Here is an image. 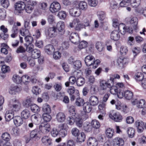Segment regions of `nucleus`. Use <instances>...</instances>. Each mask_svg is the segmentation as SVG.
Here are the masks:
<instances>
[{
  "label": "nucleus",
  "instance_id": "1",
  "mask_svg": "<svg viewBox=\"0 0 146 146\" xmlns=\"http://www.w3.org/2000/svg\"><path fill=\"white\" fill-rule=\"evenodd\" d=\"M80 19L78 18L74 19L71 22H70L68 27L70 28H74L77 31H80L83 28V24L80 23Z\"/></svg>",
  "mask_w": 146,
  "mask_h": 146
},
{
  "label": "nucleus",
  "instance_id": "2",
  "mask_svg": "<svg viewBox=\"0 0 146 146\" xmlns=\"http://www.w3.org/2000/svg\"><path fill=\"white\" fill-rule=\"evenodd\" d=\"M8 105L11 109V110L13 113L14 111H18L21 107L20 103L15 98L11 100L9 102Z\"/></svg>",
  "mask_w": 146,
  "mask_h": 146
},
{
  "label": "nucleus",
  "instance_id": "3",
  "mask_svg": "<svg viewBox=\"0 0 146 146\" xmlns=\"http://www.w3.org/2000/svg\"><path fill=\"white\" fill-rule=\"evenodd\" d=\"M25 3L23 1H19L16 3L15 5L14 13L16 15H19L25 9Z\"/></svg>",
  "mask_w": 146,
  "mask_h": 146
},
{
  "label": "nucleus",
  "instance_id": "4",
  "mask_svg": "<svg viewBox=\"0 0 146 146\" xmlns=\"http://www.w3.org/2000/svg\"><path fill=\"white\" fill-rule=\"evenodd\" d=\"M118 30L122 35H124L127 32L131 34L133 33V30L132 28L127 27L123 24H120L118 28Z\"/></svg>",
  "mask_w": 146,
  "mask_h": 146
},
{
  "label": "nucleus",
  "instance_id": "5",
  "mask_svg": "<svg viewBox=\"0 0 146 146\" xmlns=\"http://www.w3.org/2000/svg\"><path fill=\"white\" fill-rule=\"evenodd\" d=\"M109 117L116 122H119L122 121V115L119 113H111L109 114Z\"/></svg>",
  "mask_w": 146,
  "mask_h": 146
},
{
  "label": "nucleus",
  "instance_id": "6",
  "mask_svg": "<svg viewBox=\"0 0 146 146\" xmlns=\"http://www.w3.org/2000/svg\"><path fill=\"white\" fill-rule=\"evenodd\" d=\"M60 4L57 2H53L51 4L50 8V11L52 13H55L60 9Z\"/></svg>",
  "mask_w": 146,
  "mask_h": 146
},
{
  "label": "nucleus",
  "instance_id": "7",
  "mask_svg": "<svg viewBox=\"0 0 146 146\" xmlns=\"http://www.w3.org/2000/svg\"><path fill=\"white\" fill-rule=\"evenodd\" d=\"M46 34L47 37H55L57 34L55 27L49 28L46 32Z\"/></svg>",
  "mask_w": 146,
  "mask_h": 146
},
{
  "label": "nucleus",
  "instance_id": "8",
  "mask_svg": "<svg viewBox=\"0 0 146 146\" xmlns=\"http://www.w3.org/2000/svg\"><path fill=\"white\" fill-rule=\"evenodd\" d=\"M100 86L101 88L103 90H106L107 88H110L113 85L110 79L106 81L104 80H101L100 81Z\"/></svg>",
  "mask_w": 146,
  "mask_h": 146
},
{
  "label": "nucleus",
  "instance_id": "9",
  "mask_svg": "<svg viewBox=\"0 0 146 146\" xmlns=\"http://www.w3.org/2000/svg\"><path fill=\"white\" fill-rule=\"evenodd\" d=\"M69 13L72 16L78 17L81 14V11L79 9L78 6L74 7L70 10Z\"/></svg>",
  "mask_w": 146,
  "mask_h": 146
},
{
  "label": "nucleus",
  "instance_id": "10",
  "mask_svg": "<svg viewBox=\"0 0 146 146\" xmlns=\"http://www.w3.org/2000/svg\"><path fill=\"white\" fill-rule=\"evenodd\" d=\"M88 102L92 106H97L99 103L98 98L96 96L92 95L89 97Z\"/></svg>",
  "mask_w": 146,
  "mask_h": 146
},
{
  "label": "nucleus",
  "instance_id": "11",
  "mask_svg": "<svg viewBox=\"0 0 146 146\" xmlns=\"http://www.w3.org/2000/svg\"><path fill=\"white\" fill-rule=\"evenodd\" d=\"M30 137L31 138L35 141L39 139L40 136L39 131L37 129L32 131L30 133Z\"/></svg>",
  "mask_w": 146,
  "mask_h": 146
},
{
  "label": "nucleus",
  "instance_id": "12",
  "mask_svg": "<svg viewBox=\"0 0 146 146\" xmlns=\"http://www.w3.org/2000/svg\"><path fill=\"white\" fill-rule=\"evenodd\" d=\"M39 129L40 131L43 133L48 132L50 130V125L48 123H42L39 126Z\"/></svg>",
  "mask_w": 146,
  "mask_h": 146
},
{
  "label": "nucleus",
  "instance_id": "13",
  "mask_svg": "<svg viewBox=\"0 0 146 146\" xmlns=\"http://www.w3.org/2000/svg\"><path fill=\"white\" fill-rule=\"evenodd\" d=\"M21 90V88L17 86H12L9 89V92L11 95L15 94L19 92Z\"/></svg>",
  "mask_w": 146,
  "mask_h": 146
},
{
  "label": "nucleus",
  "instance_id": "14",
  "mask_svg": "<svg viewBox=\"0 0 146 146\" xmlns=\"http://www.w3.org/2000/svg\"><path fill=\"white\" fill-rule=\"evenodd\" d=\"M124 143L123 140L121 138L116 137L113 140V146H123Z\"/></svg>",
  "mask_w": 146,
  "mask_h": 146
},
{
  "label": "nucleus",
  "instance_id": "15",
  "mask_svg": "<svg viewBox=\"0 0 146 146\" xmlns=\"http://www.w3.org/2000/svg\"><path fill=\"white\" fill-rule=\"evenodd\" d=\"M69 38L71 42L74 44H76L80 40V38L78 34L75 33H72Z\"/></svg>",
  "mask_w": 146,
  "mask_h": 146
},
{
  "label": "nucleus",
  "instance_id": "16",
  "mask_svg": "<svg viewBox=\"0 0 146 146\" xmlns=\"http://www.w3.org/2000/svg\"><path fill=\"white\" fill-rule=\"evenodd\" d=\"M135 125L137 127V131L139 133H141L143 132L144 125L143 122L141 121L137 120L135 122Z\"/></svg>",
  "mask_w": 146,
  "mask_h": 146
},
{
  "label": "nucleus",
  "instance_id": "17",
  "mask_svg": "<svg viewBox=\"0 0 146 146\" xmlns=\"http://www.w3.org/2000/svg\"><path fill=\"white\" fill-rule=\"evenodd\" d=\"M76 77L77 78L76 81V83L77 85L79 86H83L85 82V80L84 78L82 77H78V75L80 74V73L78 72H77Z\"/></svg>",
  "mask_w": 146,
  "mask_h": 146
},
{
  "label": "nucleus",
  "instance_id": "18",
  "mask_svg": "<svg viewBox=\"0 0 146 146\" xmlns=\"http://www.w3.org/2000/svg\"><path fill=\"white\" fill-rule=\"evenodd\" d=\"M95 60L94 57L91 55L86 56L85 59V62L86 65L90 66L92 65L93 61Z\"/></svg>",
  "mask_w": 146,
  "mask_h": 146
},
{
  "label": "nucleus",
  "instance_id": "19",
  "mask_svg": "<svg viewBox=\"0 0 146 146\" xmlns=\"http://www.w3.org/2000/svg\"><path fill=\"white\" fill-rule=\"evenodd\" d=\"M56 118L58 122L62 123L64 122L66 119V115L64 113L59 112L56 114Z\"/></svg>",
  "mask_w": 146,
  "mask_h": 146
},
{
  "label": "nucleus",
  "instance_id": "20",
  "mask_svg": "<svg viewBox=\"0 0 146 146\" xmlns=\"http://www.w3.org/2000/svg\"><path fill=\"white\" fill-rule=\"evenodd\" d=\"M42 143L47 146H50L52 144V139L48 136H45L42 138Z\"/></svg>",
  "mask_w": 146,
  "mask_h": 146
},
{
  "label": "nucleus",
  "instance_id": "21",
  "mask_svg": "<svg viewBox=\"0 0 146 146\" xmlns=\"http://www.w3.org/2000/svg\"><path fill=\"white\" fill-rule=\"evenodd\" d=\"M55 27L56 29L59 32H62L61 35L64 33V22L62 21L58 22Z\"/></svg>",
  "mask_w": 146,
  "mask_h": 146
},
{
  "label": "nucleus",
  "instance_id": "22",
  "mask_svg": "<svg viewBox=\"0 0 146 146\" xmlns=\"http://www.w3.org/2000/svg\"><path fill=\"white\" fill-rule=\"evenodd\" d=\"M13 122L15 125L17 126H19L23 123L22 118L20 116H16L13 118Z\"/></svg>",
  "mask_w": 146,
  "mask_h": 146
},
{
  "label": "nucleus",
  "instance_id": "23",
  "mask_svg": "<svg viewBox=\"0 0 146 146\" xmlns=\"http://www.w3.org/2000/svg\"><path fill=\"white\" fill-rule=\"evenodd\" d=\"M110 37L111 39L114 40H117L120 37L119 32L117 30L113 31L111 34Z\"/></svg>",
  "mask_w": 146,
  "mask_h": 146
},
{
  "label": "nucleus",
  "instance_id": "24",
  "mask_svg": "<svg viewBox=\"0 0 146 146\" xmlns=\"http://www.w3.org/2000/svg\"><path fill=\"white\" fill-rule=\"evenodd\" d=\"M14 113L11 110L6 111L5 115L6 120L7 121H9L12 119H13L14 117Z\"/></svg>",
  "mask_w": 146,
  "mask_h": 146
},
{
  "label": "nucleus",
  "instance_id": "25",
  "mask_svg": "<svg viewBox=\"0 0 146 146\" xmlns=\"http://www.w3.org/2000/svg\"><path fill=\"white\" fill-rule=\"evenodd\" d=\"M92 106L87 102L84 103L83 105V110L86 113H89L92 109Z\"/></svg>",
  "mask_w": 146,
  "mask_h": 146
},
{
  "label": "nucleus",
  "instance_id": "26",
  "mask_svg": "<svg viewBox=\"0 0 146 146\" xmlns=\"http://www.w3.org/2000/svg\"><path fill=\"white\" fill-rule=\"evenodd\" d=\"M87 144L89 146H97L98 145V141L95 138L91 137L88 139Z\"/></svg>",
  "mask_w": 146,
  "mask_h": 146
},
{
  "label": "nucleus",
  "instance_id": "27",
  "mask_svg": "<svg viewBox=\"0 0 146 146\" xmlns=\"http://www.w3.org/2000/svg\"><path fill=\"white\" fill-rule=\"evenodd\" d=\"M137 19L136 17H133L129 21L130 24L132 25L133 29L135 30L137 29Z\"/></svg>",
  "mask_w": 146,
  "mask_h": 146
},
{
  "label": "nucleus",
  "instance_id": "28",
  "mask_svg": "<svg viewBox=\"0 0 146 146\" xmlns=\"http://www.w3.org/2000/svg\"><path fill=\"white\" fill-rule=\"evenodd\" d=\"M132 103L133 105H135L136 104L138 105V107L139 108H143L145 106V101L144 100H141L138 102L136 99L135 100L132 101Z\"/></svg>",
  "mask_w": 146,
  "mask_h": 146
},
{
  "label": "nucleus",
  "instance_id": "29",
  "mask_svg": "<svg viewBox=\"0 0 146 146\" xmlns=\"http://www.w3.org/2000/svg\"><path fill=\"white\" fill-rule=\"evenodd\" d=\"M40 50L36 49H34L31 52L32 57L34 59L37 58L40 56Z\"/></svg>",
  "mask_w": 146,
  "mask_h": 146
},
{
  "label": "nucleus",
  "instance_id": "30",
  "mask_svg": "<svg viewBox=\"0 0 146 146\" xmlns=\"http://www.w3.org/2000/svg\"><path fill=\"white\" fill-rule=\"evenodd\" d=\"M45 50L48 54H50L54 51V49L52 45L49 44L45 47Z\"/></svg>",
  "mask_w": 146,
  "mask_h": 146
},
{
  "label": "nucleus",
  "instance_id": "31",
  "mask_svg": "<svg viewBox=\"0 0 146 146\" xmlns=\"http://www.w3.org/2000/svg\"><path fill=\"white\" fill-rule=\"evenodd\" d=\"M133 96V92L129 90H127L124 92V97L127 100L131 99Z\"/></svg>",
  "mask_w": 146,
  "mask_h": 146
},
{
  "label": "nucleus",
  "instance_id": "32",
  "mask_svg": "<svg viewBox=\"0 0 146 146\" xmlns=\"http://www.w3.org/2000/svg\"><path fill=\"white\" fill-rule=\"evenodd\" d=\"M127 62L126 58L121 57L118 59L117 62L120 66L123 67V65L125 64Z\"/></svg>",
  "mask_w": 146,
  "mask_h": 146
},
{
  "label": "nucleus",
  "instance_id": "33",
  "mask_svg": "<svg viewBox=\"0 0 146 146\" xmlns=\"http://www.w3.org/2000/svg\"><path fill=\"white\" fill-rule=\"evenodd\" d=\"M42 111L44 113H50L51 110L50 106L47 104H44L42 106Z\"/></svg>",
  "mask_w": 146,
  "mask_h": 146
},
{
  "label": "nucleus",
  "instance_id": "34",
  "mask_svg": "<svg viewBox=\"0 0 146 146\" xmlns=\"http://www.w3.org/2000/svg\"><path fill=\"white\" fill-rule=\"evenodd\" d=\"M78 7L79 9L82 10H86L88 7V5L86 2L85 1H81L78 3Z\"/></svg>",
  "mask_w": 146,
  "mask_h": 146
},
{
  "label": "nucleus",
  "instance_id": "35",
  "mask_svg": "<svg viewBox=\"0 0 146 146\" xmlns=\"http://www.w3.org/2000/svg\"><path fill=\"white\" fill-rule=\"evenodd\" d=\"M21 116L23 118L27 119L30 116V112L28 110L25 109L21 112Z\"/></svg>",
  "mask_w": 146,
  "mask_h": 146
},
{
  "label": "nucleus",
  "instance_id": "36",
  "mask_svg": "<svg viewBox=\"0 0 146 146\" xmlns=\"http://www.w3.org/2000/svg\"><path fill=\"white\" fill-rule=\"evenodd\" d=\"M31 99L30 98H27L25 101L23 102L24 106L26 108H29L31 107V106L33 104L32 103Z\"/></svg>",
  "mask_w": 146,
  "mask_h": 146
},
{
  "label": "nucleus",
  "instance_id": "37",
  "mask_svg": "<svg viewBox=\"0 0 146 146\" xmlns=\"http://www.w3.org/2000/svg\"><path fill=\"white\" fill-rule=\"evenodd\" d=\"M106 137L109 138H111L113 135L114 130L110 128L107 129L106 131Z\"/></svg>",
  "mask_w": 146,
  "mask_h": 146
},
{
  "label": "nucleus",
  "instance_id": "38",
  "mask_svg": "<svg viewBox=\"0 0 146 146\" xmlns=\"http://www.w3.org/2000/svg\"><path fill=\"white\" fill-rule=\"evenodd\" d=\"M19 33L22 36L25 37L30 34L29 30L24 28H21L20 29Z\"/></svg>",
  "mask_w": 146,
  "mask_h": 146
},
{
  "label": "nucleus",
  "instance_id": "39",
  "mask_svg": "<svg viewBox=\"0 0 146 146\" xmlns=\"http://www.w3.org/2000/svg\"><path fill=\"white\" fill-rule=\"evenodd\" d=\"M14 82L17 84L21 83L22 82V77H21L17 75H14L13 77Z\"/></svg>",
  "mask_w": 146,
  "mask_h": 146
},
{
  "label": "nucleus",
  "instance_id": "40",
  "mask_svg": "<svg viewBox=\"0 0 146 146\" xmlns=\"http://www.w3.org/2000/svg\"><path fill=\"white\" fill-rule=\"evenodd\" d=\"M82 66V62L79 60H76L73 65V68L76 70H78Z\"/></svg>",
  "mask_w": 146,
  "mask_h": 146
},
{
  "label": "nucleus",
  "instance_id": "41",
  "mask_svg": "<svg viewBox=\"0 0 146 146\" xmlns=\"http://www.w3.org/2000/svg\"><path fill=\"white\" fill-rule=\"evenodd\" d=\"M141 0H129L131 5L133 7H137L140 4Z\"/></svg>",
  "mask_w": 146,
  "mask_h": 146
},
{
  "label": "nucleus",
  "instance_id": "42",
  "mask_svg": "<svg viewBox=\"0 0 146 146\" xmlns=\"http://www.w3.org/2000/svg\"><path fill=\"white\" fill-rule=\"evenodd\" d=\"M91 124L92 127L96 129H98L100 127V124L99 122L96 119L92 121Z\"/></svg>",
  "mask_w": 146,
  "mask_h": 146
},
{
  "label": "nucleus",
  "instance_id": "43",
  "mask_svg": "<svg viewBox=\"0 0 146 146\" xmlns=\"http://www.w3.org/2000/svg\"><path fill=\"white\" fill-rule=\"evenodd\" d=\"M84 130L87 132H90L92 131V127L91 124L88 122L84 123Z\"/></svg>",
  "mask_w": 146,
  "mask_h": 146
},
{
  "label": "nucleus",
  "instance_id": "44",
  "mask_svg": "<svg viewBox=\"0 0 146 146\" xmlns=\"http://www.w3.org/2000/svg\"><path fill=\"white\" fill-rule=\"evenodd\" d=\"M30 108L31 110L34 113H38L40 110L39 107L37 105L34 104H33L31 105Z\"/></svg>",
  "mask_w": 146,
  "mask_h": 146
},
{
  "label": "nucleus",
  "instance_id": "45",
  "mask_svg": "<svg viewBox=\"0 0 146 146\" xmlns=\"http://www.w3.org/2000/svg\"><path fill=\"white\" fill-rule=\"evenodd\" d=\"M86 138V136L83 132L80 133L77 136V141L79 142H82L84 141Z\"/></svg>",
  "mask_w": 146,
  "mask_h": 146
},
{
  "label": "nucleus",
  "instance_id": "46",
  "mask_svg": "<svg viewBox=\"0 0 146 146\" xmlns=\"http://www.w3.org/2000/svg\"><path fill=\"white\" fill-rule=\"evenodd\" d=\"M105 106V104L102 103L99 104L98 106L100 112L103 115H105L106 113Z\"/></svg>",
  "mask_w": 146,
  "mask_h": 146
},
{
  "label": "nucleus",
  "instance_id": "47",
  "mask_svg": "<svg viewBox=\"0 0 146 146\" xmlns=\"http://www.w3.org/2000/svg\"><path fill=\"white\" fill-rule=\"evenodd\" d=\"M1 137L3 140L7 142L9 141L11 138L10 135L7 132L3 133Z\"/></svg>",
  "mask_w": 146,
  "mask_h": 146
},
{
  "label": "nucleus",
  "instance_id": "48",
  "mask_svg": "<svg viewBox=\"0 0 146 146\" xmlns=\"http://www.w3.org/2000/svg\"><path fill=\"white\" fill-rule=\"evenodd\" d=\"M135 78L137 81H140L143 79L144 76L143 75L141 72H137L135 75Z\"/></svg>",
  "mask_w": 146,
  "mask_h": 146
},
{
  "label": "nucleus",
  "instance_id": "49",
  "mask_svg": "<svg viewBox=\"0 0 146 146\" xmlns=\"http://www.w3.org/2000/svg\"><path fill=\"white\" fill-rule=\"evenodd\" d=\"M84 102V100L83 99L78 96L76 98L75 104L76 106H80L83 104Z\"/></svg>",
  "mask_w": 146,
  "mask_h": 146
},
{
  "label": "nucleus",
  "instance_id": "50",
  "mask_svg": "<svg viewBox=\"0 0 146 146\" xmlns=\"http://www.w3.org/2000/svg\"><path fill=\"white\" fill-rule=\"evenodd\" d=\"M127 133L130 137L132 138L135 134V130L132 127H129L127 129Z\"/></svg>",
  "mask_w": 146,
  "mask_h": 146
},
{
  "label": "nucleus",
  "instance_id": "51",
  "mask_svg": "<svg viewBox=\"0 0 146 146\" xmlns=\"http://www.w3.org/2000/svg\"><path fill=\"white\" fill-rule=\"evenodd\" d=\"M50 113H43L42 115L43 119L46 122L49 121L51 119V117L49 114Z\"/></svg>",
  "mask_w": 146,
  "mask_h": 146
},
{
  "label": "nucleus",
  "instance_id": "52",
  "mask_svg": "<svg viewBox=\"0 0 146 146\" xmlns=\"http://www.w3.org/2000/svg\"><path fill=\"white\" fill-rule=\"evenodd\" d=\"M110 90V93L114 95H116L119 90H118L116 86H111Z\"/></svg>",
  "mask_w": 146,
  "mask_h": 146
},
{
  "label": "nucleus",
  "instance_id": "53",
  "mask_svg": "<svg viewBox=\"0 0 146 146\" xmlns=\"http://www.w3.org/2000/svg\"><path fill=\"white\" fill-rule=\"evenodd\" d=\"M88 42L85 41H82L79 43L78 47L79 49H82L86 47L88 45Z\"/></svg>",
  "mask_w": 146,
  "mask_h": 146
},
{
  "label": "nucleus",
  "instance_id": "54",
  "mask_svg": "<svg viewBox=\"0 0 146 146\" xmlns=\"http://www.w3.org/2000/svg\"><path fill=\"white\" fill-rule=\"evenodd\" d=\"M25 10L27 13H31L34 9V7L31 5L28 4L27 5H25Z\"/></svg>",
  "mask_w": 146,
  "mask_h": 146
},
{
  "label": "nucleus",
  "instance_id": "55",
  "mask_svg": "<svg viewBox=\"0 0 146 146\" xmlns=\"http://www.w3.org/2000/svg\"><path fill=\"white\" fill-rule=\"evenodd\" d=\"M104 46L103 43L100 42H97L96 45V49L100 52L102 50Z\"/></svg>",
  "mask_w": 146,
  "mask_h": 146
},
{
  "label": "nucleus",
  "instance_id": "56",
  "mask_svg": "<svg viewBox=\"0 0 146 146\" xmlns=\"http://www.w3.org/2000/svg\"><path fill=\"white\" fill-rule=\"evenodd\" d=\"M75 122L76 125L78 127H82L83 122L81 119L79 118H76Z\"/></svg>",
  "mask_w": 146,
  "mask_h": 146
},
{
  "label": "nucleus",
  "instance_id": "57",
  "mask_svg": "<svg viewBox=\"0 0 146 146\" xmlns=\"http://www.w3.org/2000/svg\"><path fill=\"white\" fill-rule=\"evenodd\" d=\"M99 19L101 21L104 20L105 18V13L102 11H99L97 13Z\"/></svg>",
  "mask_w": 146,
  "mask_h": 146
},
{
  "label": "nucleus",
  "instance_id": "58",
  "mask_svg": "<svg viewBox=\"0 0 146 146\" xmlns=\"http://www.w3.org/2000/svg\"><path fill=\"white\" fill-rule=\"evenodd\" d=\"M120 78V76L118 74H111L110 75V80L111 82L113 84L115 79L116 78L119 79Z\"/></svg>",
  "mask_w": 146,
  "mask_h": 146
},
{
  "label": "nucleus",
  "instance_id": "59",
  "mask_svg": "<svg viewBox=\"0 0 146 146\" xmlns=\"http://www.w3.org/2000/svg\"><path fill=\"white\" fill-rule=\"evenodd\" d=\"M32 91L34 94L36 95L39 94L41 92L40 89L37 86L33 87Z\"/></svg>",
  "mask_w": 146,
  "mask_h": 146
},
{
  "label": "nucleus",
  "instance_id": "60",
  "mask_svg": "<svg viewBox=\"0 0 146 146\" xmlns=\"http://www.w3.org/2000/svg\"><path fill=\"white\" fill-rule=\"evenodd\" d=\"M1 3L2 6L5 8H7L9 5L8 0H1Z\"/></svg>",
  "mask_w": 146,
  "mask_h": 146
},
{
  "label": "nucleus",
  "instance_id": "61",
  "mask_svg": "<svg viewBox=\"0 0 146 146\" xmlns=\"http://www.w3.org/2000/svg\"><path fill=\"white\" fill-rule=\"evenodd\" d=\"M68 123L70 125H73L75 121V119L72 116H69L67 118Z\"/></svg>",
  "mask_w": 146,
  "mask_h": 146
},
{
  "label": "nucleus",
  "instance_id": "62",
  "mask_svg": "<svg viewBox=\"0 0 146 146\" xmlns=\"http://www.w3.org/2000/svg\"><path fill=\"white\" fill-rule=\"evenodd\" d=\"M58 16L61 19H64L66 17V14L64 11H61L58 13Z\"/></svg>",
  "mask_w": 146,
  "mask_h": 146
},
{
  "label": "nucleus",
  "instance_id": "63",
  "mask_svg": "<svg viewBox=\"0 0 146 146\" xmlns=\"http://www.w3.org/2000/svg\"><path fill=\"white\" fill-rule=\"evenodd\" d=\"M132 51L134 54V56H137L139 54L140 51V49L138 47H135L132 49Z\"/></svg>",
  "mask_w": 146,
  "mask_h": 146
},
{
  "label": "nucleus",
  "instance_id": "64",
  "mask_svg": "<svg viewBox=\"0 0 146 146\" xmlns=\"http://www.w3.org/2000/svg\"><path fill=\"white\" fill-rule=\"evenodd\" d=\"M89 5L91 6L95 7L98 4L97 0H88Z\"/></svg>",
  "mask_w": 146,
  "mask_h": 146
}]
</instances>
